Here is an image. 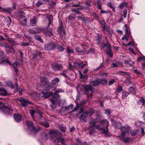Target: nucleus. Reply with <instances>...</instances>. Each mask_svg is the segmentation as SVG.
I'll list each match as a JSON object with an SVG mask.
<instances>
[{
	"mask_svg": "<svg viewBox=\"0 0 145 145\" xmlns=\"http://www.w3.org/2000/svg\"><path fill=\"white\" fill-rule=\"evenodd\" d=\"M0 109L1 111L5 114H9L10 112L13 110V109L9 105H6L0 102Z\"/></svg>",
	"mask_w": 145,
	"mask_h": 145,
	"instance_id": "2",
	"label": "nucleus"
},
{
	"mask_svg": "<svg viewBox=\"0 0 145 145\" xmlns=\"http://www.w3.org/2000/svg\"><path fill=\"white\" fill-rule=\"evenodd\" d=\"M24 12L22 10L19 9L18 10L17 15L20 18H23V21L21 23V24L23 25H26L27 24V18L24 16Z\"/></svg>",
	"mask_w": 145,
	"mask_h": 145,
	"instance_id": "3",
	"label": "nucleus"
},
{
	"mask_svg": "<svg viewBox=\"0 0 145 145\" xmlns=\"http://www.w3.org/2000/svg\"><path fill=\"white\" fill-rule=\"evenodd\" d=\"M79 107V106L78 105H77L72 110V111L74 112L77 110Z\"/></svg>",
	"mask_w": 145,
	"mask_h": 145,
	"instance_id": "61",
	"label": "nucleus"
},
{
	"mask_svg": "<svg viewBox=\"0 0 145 145\" xmlns=\"http://www.w3.org/2000/svg\"><path fill=\"white\" fill-rule=\"evenodd\" d=\"M19 63L17 61H15L13 64V67L14 69V71L17 73L18 71L17 67L18 66Z\"/></svg>",
	"mask_w": 145,
	"mask_h": 145,
	"instance_id": "25",
	"label": "nucleus"
},
{
	"mask_svg": "<svg viewBox=\"0 0 145 145\" xmlns=\"http://www.w3.org/2000/svg\"><path fill=\"white\" fill-rule=\"evenodd\" d=\"M52 19L53 17L52 16H50L49 18L48 21L49 22V23L48 24V26L53 22Z\"/></svg>",
	"mask_w": 145,
	"mask_h": 145,
	"instance_id": "51",
	"label": "nucleus"
},
{
	"mask_svg": "<svg viewBox=\"0 0 145 145\" xmlns=\"http://www.w3.org/2000/svg\"><path fill=\"white\" fill-rule=\"evenodd\" d=\"M63 26H61L59 28V34L60 35V37H62L63 35H65V30L63 29Z\"/></svg>",
	"mask_w": 145,
	"mask_h": 145,
	"instance_id": "21",
	"label": "nucleus"
},
{
	"mask_svg": "<svg viewBox=\"0 0 145 145\" xmlns=\"http://www.w3.org/2000/svg\"><path fill=\"white\" fill-rule=\"evenodd\" d=\"M8 86L12 88H14V87L13 83L11 82H8L7 84Z\"/></svg>",
	"mask_w": 145,
	"mask_h": 145,
	"instance_id": "55",
	"label": "nucleus"
},
{
	"mask_svg": "<svg viewBox=\"0 0 145 145\" xmlns=\"http://www.w3.org/2000/svg\"><path fill=\"white\" fill-rule=\"evenodd\" d=\"M95 126H93L91 125L88 128V129L89 130V133L90 134H92L94 132L95 128Z\"/></svg>",
	"mask_w": 145,
	"mask_h": 145,
	"instance_id": "29",
	"label": "nucleus"
},
{
	"mask_svg": "<svg viewBox=\"0 0 145 145\" xmlns=\"http://www.w3.org/2000/svg\"><path fill=\"white\" fill-rule=\"evenodd\" d=\"M46 85V86L45 88V90L47 91H49L50 88H51V84L50 82H48Z\"/></svg>",
	"mask_w": 145,
	"mask_h": 145,
	"instance_id": "39",
	"label": "nucleus"
},
{
	"mask_svg": "<svg viewBox=\"0 0 145 145\" xmlns=\"http://www.w3.org/2000/svg\"><path fill=\"white\" fill-rule=\"evenodd\" d=\"M35 37L36 39L39 40L40 42H43V40L41 39L40 37L38 35H35Z\"/></svg>",
	"mask_w": 145,
	"mask_h": 145,
	"instance_id": "40",
	"label": "nucleus"
},
{
	"mask_svg": "<svg viewBox=\"0 0 145 145\" xmlns=\"http://www.w3.org/2000/svg\"><path fill=\"white\" fill-rule=\"evenodd\" d=\"M42 93L43 94L42 97L45 98L48 97H50V95L48 93L43 92H42Z\"/></svg>",
	"mask_w": 145,
	"mask_h": 145,
	"instance_id": "44",
	"label": "nucleus"
},
{
	"mask_svg": "<svg viewBox=\"0 0 145 145\" xmlns=\"http://www.w3.org/2000/svg\"><path fill=\"white\" fill-rule=\"evenodd\" d=\"M18 100L21 102V105L25 108H26L29 105H32L33 104V103L29 100L23 98L18 99Z\"/></svg>",
	"mask_w": 145,
	"mask_h": 145,
	"instance_id": "4",
	"label": "nucleus"
},
{
	"mask_svg": "<svg viewBox=\"0 0 145 145\" xmlns=\"http://www.w3.org/2000/svg\"><path fill=\"white\" fill-rule=\"evenodd\" d=\"M99 84L105 85L108 82V81L106 79H101L99 80Z\"/></svg>",
	"mask_w": 145,
	"mask_h": 145,
	"instance_id": "36",
	"label": "nucleus"
},
{
	"mask_svg": "<svg viewBox=\"0 0 145 145\" xmlns=\"http://www.w3.org/2000/svg\"><path fill=\"white\" fill-rule=\"evenodd\" d=\"M66 51L68 53H73L74 52V50L73 49H71L69 47L67 48Z\"/></svg>",
	"mask_w": 145,
	"mask_h": 145,
	"instance_id": "48",
	"label": "nucleus"
},
{
	"mask_svg": "<svg viewBox=\"0 0 145 145\" xmlns=\"http://www.w3.org/2000/svg\"><path fill=\"white\" fill-rule=\"evenodd\" d=\"M128 4L127 2H123V3H121L119 5V7L120 9H123L124 7H128Z\"/></svg>",
	"mask_w": 145,
	"mask_h": 145,
	"instance_id": "26",
	"label": "nucleus"
},
{
	"mask_svg": "<svg viewBox=\"0 0 145 145\" xmlns=\"http://www.w3.org/2000/svg\"><path fill=\"white\" fill-rule=\"evenodd\" d=\"M74 106V105L72 104L70 105L67 106H66L65 107V110L66 111H69L70 110L72 109Z\"/></svg>",
	"mask_w": 145,
	"mask_h": 145,
	"instance_id": "34",
	"label": "nucleus"
},
{
	"mask_svg": "<svg viewBox=\"0 0 145 145\" xmlns=\"http://www.w3.org/2000/svg\"><path fill=\"white\" fill-rule=\"evenodd\" d=\"M106 53L110 57H112L113 56V54L112 53V51L106 52Z\"/></svg>",
	"mask_w": 145,
	"mask_h": 145,
	"instance_id": "64",
	"label": "nucleus"
},
{
	"mask_svg": "<svg viewBox=\"0 0 145 145\" xmlns=\"http://www.w3.org/2000/svg\"><path fill=\"white\" fill-rule=\"evenodd\" d=\"M40 79L41 84L44 85H46L49 82L47 79L45 77H41Z\"/></svg>",
	"mask_w": 145,
	"mask_h": 145,
	"instance_id": "14",
	"label": "nucleus"
},
{
	"mask_svg": "<svg viewBox=\"0 0 145 145\" xmlns=\"http://www.w3.org/2000/svg\"><path fill=\"white\" fill-rule=\"evenodd\" d=\"M139 131L138 130H132L130 131V133L132 136H135L137 135L138 134Z\"/></svg>",
	"mask_w": 145,
	"mask_h": 145,
	"instance_id": "27",
	"label": "nucleus"
},
{
	"mask_svg": "<svg viewBox=\"0 0 145 145\" xmlns=\"http://www.w3.org/2000/svg\"><path fill=\"white\" fill-rule=\"evenodd\" d=\"M3 10L7 12L8 13L11 14L12 9L11 8H7L3 9Z\"/></svg>",
	"mask_w": 145,
	"mask_h": 145,
	"instance_id": "42",
	"label": "nucleus"
},
{
	"mask_svg": "<svg viewBox=\"0 0 145 145\" xmlns=\"http://www.w3.org/2000/svg\"><path fill=\"white\" fill-rule=\"evenodd\" d=\"M122 86H119L118 88L116 89V92L119 93L122 90Z\"/></svg>",
	"mask_w": 145,
	"mask_h": 145,
	"instance_id": "46",
	"label": "nucleus"
},
{
	"mask_svg": "<svg viewBox=\"0 0 145 145\" xmlns=\"http://www.w3.org/2000/svg\"><path fill=\"white\" fill-rule=\"evenodd\" d=\"M26 123L29 128L31 130L35 131V128L33 123L31 121H26Z\"/></svg>",
	"mask_w": 145,
	"mask_h": 145,
	"instance_id": "9",
	"label": "nucleus"
},
{
	"mask_svg": "<svg viewBox=\"0 0 145 145\" xmlns=\"http://www.w3.org/2000/svg\"><path fill=\"white\" fill-rule=\"evenodd\" d=\"M42 31V29L40 28L34 27L32 29H29V31L33 34L39 33Z\"/></svg>",
	"mask_w": 145,
	"mask_h": 145,
	"instance_id": "12",
	"label": "nucleus"
},
{
	"mask_svg": "<svg viewBox=\"0 0 145 145\" xmlns=\"http://www.w3.org/2000/svg\"><path fill=\"white\" fill-rule=\"evenodd\" d=\"M131 139V138L130 137H126L123 140V142L125 143H126L130 141Z\"/></svg>",
	"mask_w": 145,
	"mask_h": 145,
	"instance_id": "53",
	"label": "nucleus"
},
{
	"mask_svg": "<svg viewBox=\"0 0 145 145\" xmlns=\"http://www.w3.org/2000/svg\"><path fill=\"white\" fill-rule=\"evenodd\" d=\"M7 40L9 42L10 44H12V46L16 45L18 44V43H15L14 40L10 38L9 37L7 38Z\"/></svg>",
	"mask_w": 145,
	"mask_h": 145,
	"instance_id": "16",
	"label": "nucleus"
},
{
	"mask_svg": "<svg viewBox=\"0 0 145 145\" xmlns=\"http://www.w3.org/2000/svg\"><path fill=\"white\" fill-rule=\"evenodd\" d=\"M4 52L3 51H0V60H3L4 57Z\"/></svg>",
	"mask_w": 145,
	"mask_h": 145,
	"instance_id": "41",
	"label": "nucleus"
},
{
	"mask_svg": "<svg viewBox=\"0 0 145 145\" xmlns=\"http://www.w3.org/2000/svg\"><path fill=\"white\" fill-rule=\"evenodd\" d=\"M95 112V110L92 108H89L88 110L84 112L81 117H90Z\"/></svg>",
	"mask_w": 145,
	"mask_h": 145,
	"instance_id": "5",
	"label": "nucleus"
},
{
	"mask_svg": "<svg viewBox=\"0 0 145 145\" xmlns=\"http://www.w3.org/2000/svg\"><path fill=\"white\" fill-rule=\"evenodd\" d=\"M85 90L87 91L90 90L91 92H93L94 90L93 88L90 85H87L86 86L85 88Z\"/></svg>",
	"mask_w": 145,
	"mask_h": 145,
	"instance_id": "28",
	"label": "nucleus"
},
{
	"mask_svg": "<svg viewBox=\"0 0 145 145\" xmlns=\"http://www.w3.org/2000/svg\"><path fill=\"white\" fill-rule=\"evenodd\" d=\"M130 127L129 126H128L127 127H121L120 129L122 132L121 133H124V134H125V133H126L128 132L129 131Z\"/></svg>",
	"mask_w": 145,
	"mask_h": 145,
	"instance_id": "18",
	"label": "nucleus"
},
{
	"mask_svg": "<svg viewBox=\"0 0 145 145\" xmlns=\"http://www.w3.org/2000/svg\"><path fill=\"white\" fill-rule=\"evenodd\" d=\"M57 46L56 43L53 42H51L46 44L44 47L45 50H54Z\"/></svg>",
	"mask_w": 145,
	"mask_h": 145,
	"instance_id": "6",
	"label": "nucleus"
},
{
	"mask_svg": "<svg viewBox=\"0 0 145 145\" xmlns=\"http://www.w3.org/2000/svg\"><path fill=\"white\" fill-rule=\"evenodd\" d=\"M129 94V93L125 91H123L122 93L121 98L122 99H125Z\"/></svg>",
	"mask_w": 145,
	"mask_h": 145,
	"instance_id": "30",
	"label": "nucleus"
},
{
	"mask_svg": "<svg viewBox=\"0 0 145 145\" xmlns=\"http://www.w3.org/2000/svg\"><path fill=\"white\" fill-rule=\"evenodd\" d=\"M14 118L17 122H20L22 120L21 116L19 114H14Z\"/></svg>",
	"mask_w": 145,
	"mask_h": 145,
	"instance_id": "13",
	"label": "nucleus"
},
{
	"mask_svg": "<svg viewBox=\"0 0 145 145\" xmlns=\"http://www.w3.org/2000/svg\"><path fill=\"white\" fill-rule=\"evenodd\" d=\"M59 141L61 142L62 144H63L66 142V140L65 139L61 137H60L59 139Z\"/></svg>",
	"mask_w": 145,
	"mask_h": 145,
	"instance_id": "45",
	"label": "nucleus"
},
{
	"mask_svg": "<svg viewBox=\"0 0 145 145\" xmlns=\"http://www.w3.org/2000/svg\"><path fill=\"white\" fill-rule=\"evenodd\" d=\"M51 140L55 143H58L59 142V138L54 135H52L51 136Z\"/></svg>",
	"mask_w": 145,
	"mask_h": 145,
	"instance_id": "20",
	"label": "nucleus"
},
{
	"mask_svg": "<svg viewBox=\"0 0 145 145\" xmlns=\"http://www.w3.org/2000/svg\"><path fill=\"white\" fill-rule=\"evenodd\" d=\"M44 122L42 121H40V124L44 126L46 128H48L50 125L48 122V120L47 119H44Z\"/></svg>",
	"mask_w": 145,
	"mask_h": 145,
	"instance_id": "19",
	"label": "nucleus"
},
{
	"mask_svg": "<svg viewBox=\"0 0 145 145\" xmlns=\"http://www.w3.org/2000/svg\"><path fill=\"white\" fill-rule=\"evenodd\" d=\"M115 82H116V81L114 79L111 80L109 81L108 82V85L110 86Z\"/></svg>",
	"mask_w": 145,
	"mask_h": 145,
	"instance_id": "54",
	"label": "nucleus"
},
{
	"mask_svg": "<svg viewBox=\"0 0 145 145\" xmlns=\"http://www.w3.org/2000/svg\"><path fill=\"white\" fill-rule=\"evenodd\" d=\"M76 52L78 53V54L83 55L86 52V50L83 48L82 49L79 47H77L75 49Z\"/></svg>",
	"mask_w": 145,
	"mask_h": 145,
	"instance_id": "10",
	"label": "nucleus"
},
{
	"mask_svg": "<svg viewBox=\"0 0 145 145\" xmlns=\"http://www.w3.org/2000/svg\"><path fill=\"white\" fill-rule=\"evenodd\" d=\"M8 49L7 50V51L8 54H9L10 52H12L14 51V50L12 48H8Z\"/></svg>",
	"mask_w": 145,
	"mask_h": 145,
	"instance_id": "52",
	"label": "nucleus"
},
{
	"mask_svg": "<svg viewBox=\"0 0 145 145\" xmlns=\"http://www.w3.org/2000/svg\"><path fill=\"white\" fill-rule=\"evenodd\" d=\"M89 123L91 124V125L95 126L96 124V121L95 119L93 118H91L89 120Z\"/></svg>",
	"mask_w": 145,
	"mask_h": 145,
	"instance_id": "31",
	"label": "nucleus"
},
{
	"mask_svg": "<svg viewBox=\"0 0 145 145\" xmlns=\"http://www.w3.org/2000/svg\"><path fill=\"white\" fill-rule=\"evenodd\" d=\"M29 112L32 118L34 120V118H35L37 119L38 120L41 121L43 119L44 120V118L42 113H41L39 110H35L34 109L29 110Z\"/></svg>",
	"mask_w": 145,
	"mask_h": 145,
	"instance_id": "1",
	"label": "nucleus"
},
{
	"mask_svg": "<svg viewBox=\"0 0 145 145\" xmlns=\"http://www.w3.org/2000/svg\"><path fill=\"white\" fill-rule=\"evenodd\" d=\"M75 17V15L74 14H71L69 16L68 19L70 21H72L73 20Z\"/></svg>",
	"mask_w": 145,
	"mask_h": 145,
	"instance_id": "35",
	"label": "nucleus"
},
{
	"mask_svg": "<svg viewBox=\"0 0 145 145\" xmlns=\"http://www.w3.org/2000/svg\"><path fill=\"white\" fill-rule=\"evenodd\" d=\"M101 38L99 36H97V39L96 40L97 41L98 44H99L100 43H101Z\"/></svg>",
	"mask_w": 145,
	"mask_h": 145,
	"instance_id": "50",
	"label": "nucleus"
},
{
	"mask_svg": "<svg viewBox=\"0 0 145 145\" xmlns=\"http://www.w3.org/2000/svg\"><path fill=\"white\" fill-rule=\"evenodd\" d=\"M125 137V134H124V133H121V135L118 137L120 139L123 140Z\"/></svg>",
	"mask_w": 145,
	"mask_h": 145,
	"instance_id": "47",
	"label": "nucleus"
},
{
	"mask_svg": "<svg viewBox=\"0 0 145 145\" xmlns=\"http://www.w3.org/2000/svg\"><path fill=\"white\" fill-rule=\"evenodd\" d=\"M97 8L99 9H101V3L100 1H98L97 3Z\"/></svg>",
	"mask_w": 145,
	"mask_h": 145,
	"instance_id": "57",
	"label": "nucleus"
},
{
	"mask_svg": "<svg viewBox=\"0 0 145 145\" xmlns=\"http://www.w3.org/2000/svg\"><path fill=\"white\" fill-rule=\"evenodd\" d=\"M37 23V21L35 19H32L30 20V25L31 26H35Z\"/></svg>",
	"mask_w": 145,
	"mask_h": 145,
	"instance_id": "32",
	"label": "nucleus"
},
{
	"mask_svg": "<svg viewBox=\"0 0 145 145\" xmlns=\"http://www.w3.org/2000/svg\"><path fill=\"white\" fill-rule=\"evenodd\" d=\"M107 47L106 52L111 51V45L109 43H108V46Z\"/></svg>",
	"mask_w": 145,
	"mask_h": 145,
	"instance_id": "49",
	"label": "nucleus"
},
{
	"mask_svg": "<svg viewBox=\"0 0 145 145\" xmlns=\"http://www.w3.org/2000/svg\"><path fill=\"white\" fill-rule=\"evenodd\" d=\"M145 102V101L144 98L143 97H142V99L139 100L138 102V104L139 105H144Z\"/></svg>",
	"mask_w": 145,
	"mask_h": 145,
	"instance_id": "37",
	"label": "nucleus"
},
{
	"mask_svg": "<svg viewBox=\"0 0 145 145\" xmlns=\"http://www.w3.org/2000/svg\"><path fill=\"white\" fill-rule=\"evenodd\" d=\"M57 49L59 52H62L64 50V48L61 46L58 45L57 46Z\"/></svg>",
	"mask_w": 145,
	"mask_h": 145,
	"instance_id": "43",
	"label": "nucleus"
},
{
	"mask_svg": "<svg viewBox=\"0 0 145 145\" xmlns=\"http://www.w3.org/2000/svg\"><path fill=\"white\" fill-rule=\"evenodd\" d=\"M99 79L97 78L95 80L91 81L90 82L91 84L93 86H98L99 85Z\"/></svg>",
	"mask_w": 145,
	"mask_h": 145,
	"instance_id": "17",
	"label": "nucleus"
},
{
	"mask_svg": "<svg viewBox=\"0 0 145 145\" xmlns=\"http://www.w3.org/2000/svg\"><path fill=\"white\" fill-rule=\"evenodd\" d=\"M76 142L77 145H81L82 143L80 141V140L79 139H77L76 140Z\"/></svg>",
	"mask_w": 145,
	"mask_h": 145,
	"instance_id": "59",
	"label": "nucleus"
},
{
	"mask_svg": "<svg viewBox=\"0 0 145 145\" xmlns=\"http://www.w3.org/2000/svg\"><path fill=\"white\" fill-rule=\"evenodd\" d=\"M7 94V92L6 90L3 88L0 89V95L5 96Z\"/></svg>",
	"mask_w": 145,
	"mask_h": 145,
	"instance_id": "24",
	"label": "nucleus"
},
{
	"mask_svg": "<svg viewBox=\"0 0 145 145\" xmlns=\"http://www.w3.org/2000/svg\"><path fill=\"white\" fill-rule=\"evenodd\" d=\"M43 3L41 1H39L36 4V6L37 7H39L41 5L43 4Z\"/></svg>",
	"mask_w": 145,
	"mask_h": 145,
	"instance_id": "56",
	"label": "nucleus"
},
{
	"mask_svg": "<svg viewBox=\"0 0 145 145\" xmlns=\"http://www.w3.org/2000/svg\"><path fill=\"white\" fill-rule=\"evenodd\" d=\"M124 27L125 28V35L130 38L131 39H132V37L131 34V32L129 27H128L127 24H125Z\"/></svg>",
	"mask_w": 145,
	"mask_h": 145,
	"instance_id": "8",
	"label": "nucleus"
},
{
	"mask_svg": "<svg viewBox=\"0 0 145 145\" xmlns=\"http://www.w3.org/2000/svg\"><path fill=\"white\" fill-rule=\"evenodd\" d=\"M44 33L45 35L46 36H52L53 34L52 29H49L48 30H46L44 31Z\"/></svg>",
	"mask_w": 145,
	"mask_h": 145,
	"instance_id": "15",
	"label": "nucleus"
},
{
	"mask_svg": "<svg viewBox=\"0 0 145 145\" xmlns=\"http://www.w3.org/2000/svg\"><path fill=\"white\" fill-rule=\"evenodd\" d=\"M101 123L102 125H103L104 127H106V129L105 130H108V121L105 120H104L101 121Z\"/></svg>",
	"mask_w": 145,
	"mask_h": 145,
	"instance_id": "22",
	"label": "nucleus"
},
{
	"mask_svg": "<svg viewBox=\"0 0 145 145\" xmlns=\"http://www.w3.org/2000/svg\"><path fill=\"white\" fill-rule=\"evenodd\" d=\"M131 61L129 60H125L124 61V63L126 64H129L131 66Z\"/></svg>",
	"mask_w": 145,
	"mask_h": 145,
	"instance_id": "60",
	"label": "nucleus"
},
{
	"mask_svg": "<svg viewBox=\"0 0 145 145\" xmlns=\"http://www.w3.org/2000/svg\"><path fill=\"white\" fill-rule=\"evenodd\" d=\"M129 38L124 35L123 37H122L121 39L123 40H126L127 41L128 40Z\"/></svg>",
	"mask_w": 145,
	"mask_h": 145,
	"instance_id": "63",
	"label": "nucleus"
},
{
	"mask_svg": "<svg viewBox=\"0 0 145 145\" xmlns=\"http://www.w3.org/2000/svg\"><path fill=\"white\" fill-rule=\"evenodd\" d=\"M95 128L97 129L103 131L104 134H107L108 133V130H105V129L104 128L101 127V125H95Z\"/></svg>",
	"mask_w": 145,
	"mask_h": 145,
	"instance_id": "11",
	"label": "nucleus"
},
{
	"mask_svg": "<svg viewBox=\"0 0 145 145\" xmlns=\"http://www.w3.org/2000/svg\"><path fill=\"white\" fill-rule=\"evenodd\" d=\"M129 91L131 93H132L133 95H135L137 92L136 88H134L133 87L131 86L129 88Z\"/></svg>",
	"mask_w": 145,
	"mask_h": 145,
	"instance_id": "23",
	"label": "nucleus"
},
{
	"mask_svg": "<svg viewBox=\"0 0 145 145\" xmlns=\"http://www.w3.org/2000/svg\"><path fill=\"white\" fill-rule=\"evenodd\" d=\"M127 9H125L123 10V14L122 15H123V16L125 18L126 17V15L127 13Z\"/></svg>",
	"mask_w": 145,
	"mask_h": 145,
	"instance_id": "58",
	"label": "nucleus"
},
{
	"mask_svg": "<svg viewBox=\"0 0 145 145\" xmlns=\"http://www.w3.org/2000/svg\"><path fill=\"white\" fill-rule=\"evenodd\" d=\"M108 44H106V43H105L104 42H103V43H102L101 44V46L102 48H105L107 46H108Z\"/></svg>",
	"mask_w": 145,
	"mask_h": 145,
	"instance_id": "62",
	"label": "nucleus"
},
{
	"mask_svg": "<svg viewBox=\"0 0 145 145\" xmlns=\"http://www.w3.org/2000/svg\"><path fill=\"white\" fill-rule=\"evenodd\" d=\"M62 65L56 63H53L51 64V68L54 71H60L63 68Z\"/></svg>",
	"mask_w": 145,
	"mask_h": 145,
	"instance_id": "7",
	"label": "nucleus"
},
{
	"mask_svg": "<svg viewBox=\"0 0 145 145\" xmlns=\"http://www.w3.org/2000/svg\"><path fill=\"white\" fill-rule=\"evenodd\" d=\"M0 46L1 47H3L6 48H9V46L6 42L0 43Z\"/></svg>",
	"mask_w": 145,
	"mask_h": 145,
	"instance_id": "38",
	"label": "nucleus"
},
{
	"mask_svg": "<svg viewBox=\"0 0 145 145\" xmlns=\"http://www.w3.org/2000/svg\"><path fill=\"white\" fill-rule=\"evenodd\" d=\"M59 128L62 132L64 133L65 132L66 128L63 124L59 125Z\"/></svg>",
	"mask_w": 145,
	"mask_h": 145,
	"instance_id": "33",
	"label": "nucleus"
}]
</instances>
